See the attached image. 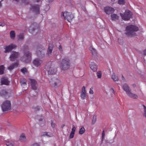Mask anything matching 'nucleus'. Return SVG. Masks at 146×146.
I'll list each match as a JSON object with an SVG mask.
<instances>
[{
  "mask_svg": "<svg viewBox=\"0 0 146 146\" xmlns=\"http://www.w3.org/2000/svg\"><path fill=\"white\" fill-rule=\"evenodd\" d=\"M20 140L23 141H25L26 140V138L24 134H22L20 138Z\"/></svg>",
  "mask_w": 146,
  "mask_h": 146,
  "instance_id": "30",
  "label": "nucleus"
},
{
  "mask_svg": "<svg viewBox=\"0 0 146 146\" xmlns=\"http://www.w3.org/2000/svg\"><path fill=\"white\" fill-rule=\"evenodd\" d=\"M125 3V0H118V3L120 5H123Z\"/></svg>",
  "mask_w": 146,
  "mask_h": 146,
  "instance_id": "33",
  "label": "nucleus"
},
{
  "mask_svg": "<svg viewBox=\"0 0 146 146\" xmlns=\"http://www.w3.org/2000/svg\"><path fill=\"white\" fill-rule=\"evenodd\" d=\"M112 1H114L115 0H111Z\"/></svg>",
  "mask_w": 146,
  "mask_h": 146,
  "instance_id": "54",
  "label": "nucleus"
},
{
  "mask_svg": "<svg viewBox=\"0 0 146 146\" xmlns=\"http://www.w3.org/2000/svg\"><path fill=\"white\" fill-rule=\"evenodd\" d=\"M90 50L92 54L93 55L95 56L97 54V52L96 50L92 47L90 48Z\"/></svg>",
  "mask_w": 146,
  "mask_h": 146,
  "instance_id": "27",
  "label": "nucleus"
},
{
  "mask_svg": "<svg viewBox=\"0 0 146 146\" xmlns=\"http://www.w3.org/2000/svg\"><path fill=\"white\" fill-rule=\"evenodd\" d=\"M138 29V28L134 25H129L126 27L125 34L128 36H135L136 35L135 32Z\"/></svg>",
  "mask_w": 146,
  "mask_h": 146,
  "instance_id": "1",
  "label": "nucleus"
},
{
  "mask_svg": "<svg viewBox=\"0 0 146 146\" xmlns=\"http://www.w3.org/2000/svg\"><path fill=\"white\" fill-rule=\"evenodd\" d=\"M1 85H8L9 82L8 81L7 78L6 77L2 78L1 80Z\"/></svg>",
  "mask_w": 146,
  "mask_h": 146,
  "instance_id": "19",
  "label": "nucleus"
},
{
  "mask_svg": "<svg viewBox=\"0 0 146 146\" xmlns=\"http://www.w3.org/2000/svg\"><path fill=\"white\" fill-rule=\"evenodd\" d=\"M76 129V127L74 125H73L72 131L69 136L70 138L72 139L74 137Z\"/></svg>",
  "mask_w": 146,
  "mask_h": 146,
  "instance_id": "21",
  "label": "nucleus"
},
{
  "mask_svg": "<svg viewBox=\"0 0 146 146\" xmlns=\"http://www.w3.org/2000/svg\"><path fill=\"white\" fill-rule=\"evenodd\" d=\"M50 9V7L49 5H47L46 8L45 9V11H48Z\"/></svg>",
  "mask_w": 146,
  "mask_h": 146,
  "instance_id": "43",
  "label": "nucleus"
},
{
  "mask_svg": "<svg viewBox=\"0 0 146 146\" xmlns=\"http://www.w3.org/2000/svg\"><path fill=\"white\" fill-rule=\"evenodd\" d=\"M10 34L11 38L12 39H14L15 36V31H11L10 33Z\"/></svg>",
  "mask_w": 146,
  "mask_h": 146,
  "instance_id": "28",
  "label": "nucleus"
},
{
  "mask_svg": "<svg viewBox=\"0 0 146 146\" xmlns=\"http://www.w3.org/2000/svg\"><path fill=\"white\" fill-rule=\"evenodd\" d=\"M111 19L112 21H116L119 18V16L115 14H111Z\"/></svg>",
  "mask_w": 146,
  "mask_h": 146,
  "instance_id": "23",
  "label": "nucleus"
},
{
  "mask_svg": "<svg viewBox=\"0 0 146 146\" xmlns=\"http://www.w3.org/2000/svg\"><path fill=\"white\" fill-rule=\"evenodd\" d=\"M30 80L32 88L35 90L36 88L37 82L34 79H30Z\"/></svg>",
  "mask_w": 146,
  "mask_h": 146,
  "instance_id": "17",
  "label": "nucleus"
},
{
  "mask_svg": "<svg viewBox=\"0 0 146 146\" xmlns=\"http://www.w3.org/2000/svg\"><path fill=\"white\" fill-rule=\"evenodd\" d=\"M51 126L52 127H54L55 126V124L53 123L52 121L51 123Z\"/></svg>",
  "mask_w": 146,
  "mask_h": 146,
  "instance_id": "46",
  "label": "nucleus"
},
{
  "mask_svg": "<svg viewBox=\"0 0 146 146\" xmlns=\"http://www.w3.org/2000/svg\"><path fill=\"white\" fill-rule=\"evenodd\" d=\"M24 61L26 63H29L31 60V54L29 52H26L25 54Z\"/></svg>",
  "mask_w": 146,
  "mask_h": 146,
  "instance_id": "9",
  "label": "nucleus"
},
{
  "mask_svg": "<svg viewBox=\"0 0 146 146\" xmlns=\"http://www.w3.org/2000/svg\"><path fill=\"white\" fill-rule=\"evenodd\" d=\"M49 134L50 133L49 132H44L42 133L41 135L43 136H50L49 135Z\"/></svg>",
  "mask_w": 146,
  "mask_h": 146,
  "instance_id": "35",
  "label": "nucleus"
},
{
  "mask_svg": "<svg viewBox=\"0 0 146 146\" xmlns=\"http://www.w3.org/2000/svg\"><path fill=\"white\" fill-rule=\"evenodd\" d=\"M143 115L144 117L146 118V107L145 106H143Z\"/></svg>",
  "mask_w": 146,
  "mask_h": 146,
  "instance_id": "34",
  "label": "nucleus"
},
{
  "mask_svg": "<svg viewBox=\"0 0 146 146\" xmlns=\"http://www.w3.org/2000/svg\"><path fill=\"white\" fill-rule=\"evenodd\" d=\"M91 69L94 71L96 72L98 69V66L96 64L93 62L91 63L90 64Z\"/></svg>",
  "mask_w": 146,
  "mask_h": 146,
  "instance_id": "18",
  "label": "nucleus"
},
{
  "mask_svg": "<svg viewBox=\"0 0 146 146\" xmlns=\"http://www.w3.org/2000/svg\"><path fill=\"white\" fill-rule=\"evenodd\" d=\"M58 48L59 50L61 52L62 51V47L61 45H59L58 47Z\"/></svg>",
  "mask_w": 146,
  "mask_h": 146,
  "instance_id": "45",
  "label": "nucleus"
},
{
  "mask_svg": "<svg viewBox=\"0 0 146 146\" xmlns=\"http://www.w3.org/2000/svg\"><path fill=\"white\" fill-rule=\"evenodd\" d=\"M39 5H34L31 6L30 10L36 14H38L39 13Z\"/></svg>",
  "mask_w": 146,
  "mask_h": 146,
  "instance_id": "11",
  "label": "nucleus"
},
{
  "mask_svg": "<svg viewBox=\"0 0 146 146\" xmlns=\"http://www.w3.org/2000/svg\"><path fill=\"white\" fill-rule=\"evenodd\" d=\"M11 103L10 101L6 100L1 105L3 111H5L9 110L11 107Z\"/></svg>",
  "mask_w": 146,
  "mask_h": 146,
  "instance_id": "7",
  "label": "nucleus"
},
{
  "mask_svg": "<svg viewBox=\"0 0 146 146\" xmlns=\"http://www.w3.org/2000/svg\"><path fill=\"white\" fill-rule=\"evenodd\" d=\"M5 25V24L3 22H0V26L1 27H3Z\"/></svg>",
  "mask_w": 146,
  "mask_h": 146,
  "instance_id": "44",
  "label": "nucleus"
},
{
  "mask_svg": "<svg viewBox=\"0 0 146 146\" xmlns=\"http://www.w3.org/2000/svg\"><path fill=\"white\" fill-rule=\"evenodd\" d=\"M21 71L23 73H25L26 72L27 69L25 68H23L21 70Z\"/></svg>",
  "mask_w": 146,
  "mask_h": 146,
  "instance_id": "41",
  "label": "nucleus"
},
{
  "mask_svg": "<svg viewBox=\"0 0 146 146\" xmlns=\"http://www.w3.org/2000/svg\"><path fill=\"white\" fill-rule=\"evenodd\" d=\"M53 48V46L51 44H49L47 50V54L48 56L51 55Z\"/></svg>",
  "mask_w": 146,
  "mask_h": 146,
  "instance_id": "20",
  "label": "nucleus"
},
{
  "mask_svg": "<svg viewBox=\"0 0 146 146\" xmlns=\"http://www.w3.org/2000/svg\"><path fill=\"white\" fill-rule=\"evenodd\" d=\"M8 92L5 90H2L0 91V95L1 96H3L7 95Z\"/></svg>",
  "mask_w": 146,
  "mask_h": 146,
  "instance_id": "24",
  "label": "nucleus"
},
{
  "mask_svg": "<svg viewBox=\"0 0 146 146\" xmlns=\"http://www.w3.org/2000/svg\"><path fill=\"white\" fill-rule=\"evenodd\" d=\"M36 54L37 56L40 58H42L44 55V49H39L36 52Z\"/></svg>",
  "mask_w": 146,
  "mask_h": 146,
  "instance_id": "14",
  "label": "nucleus"
},
{
  "mask_svg": "<svg viewBox=\"0 0 146 146\" xmlns=\"http://www.w3.org/2000/svg\"><path fill=\"white\" fill-rule=\"evenodd\" d=\"M110 92L112 93L113 94L114 93V90L112 88H111L110 89Z\"/></svg>",
  "mask_w": 146,
  "mask_h": 146,
  "instance_id": "48",
  "label": "nucleus"
},
{
  "mask_svg": "<svg viewBox=\"0 0 146 146\" xmlns=\"http://www.w3.org/2000/svg\"><path fill=\"white\" fill-rule=\"evenodd\" d=\"M122 87L123 90L125 92L126 94L129 97L134 99H136L138 98V96L137 94L132 92L128 84H125L123 85Z\"/></svg>",
  "mask_w": 146,
  "mask_h": 146,
  "instance_id": "3",
  "label": "nucleus"
},
{
  "mask_svg": "<svg viewBox=\"0 0 146 146\" xmlns=\"http://www.w3.org/2000/svg\"><path fill=\"white\" fill-rule=\"evenodd\" d=\"M46 0L47 2H48L49 3L52 2L54 1V0Z\"/></svg>",
  "mask_w": 146,
  "mask_h": 146,
  "instance_id": "49",
  "label": "nucleus"
},
{
  "mask_svg": "<svg viewBox=\"0 0 146 146\" xmlns=\"http://www.w3.org/2000/svg\"><path fill=\"white\" fill-rule=\"evenodd\" d=\"M61 16L62 17H63L65 19L69 22H70L74 17V15L72 13L68 12L67 11L62 12Z\"/></svg>",
  "mask_w": 146,
  "mask_h": 146,
  "instance_id": "5",
  "label": "nucleus"
},
{
  "mask_svg": "<svg viewBox=\"0 0 146 146\" xmlns=\"http://www.w3.org/2000/svg\"><path fill=\"white\" fill-rule=\"evenodd\" d=\"M6 144L7 146H13L14 142L11 140H8L7 141Z\"/></svg>",
  "mask_w": 146,
  "mask_h": 146,
  "instance_id": "25",
  "label": "nucleus"
},
{
  "mask_svg": "<svg viewBox=\"0 0 146 146\" xmlns=\"http://www.w3.org/2000/svg\"><path fill=\"white\" fill-rule=\"evenodd\" d=\"M20 82L22 85L26 84V80L24 78H21L20 79Z\"/></svg>",
  "mask_w": 146,
  "mask_h": 146,
  "instance_id": "29",
  "label": "nucleus"
},
{
  "mask_svg": "<svg viewBox=\"0 0 146 146\" xmlns=\"http://www.w3.org/2000/svg\"><path fill=\"white\" fill-rule=\"evenodd\" d=\"M18 37V39L19 40H22L23 38V35L22 34H21L19 35Z\"/></svg>",
  "mask_w": 146,
  "mask_h": 146,
  "instance_id": "38",
  "label": "nucleus"
},
{
  "mask_svg": "<svg viewBox=\"0 0 146 146\" xmlns=\"http://www.w3.org/2000/svg\"><path fill=\"white\" fill-rule=\"evenodd\" d=\"M85 130L84 127H82L80 129L79 131V133L80 134H82L85 131Z\"/></svg>",
  "mask_w": 146,
  "mask_h": 146,
  "instance_id": "32",
  "label": "nucleus"
},
{
  "mask_svg": "<svg viewBox=\"0 0 146 146\" xmlns=\"http://www.w3.org/2000/svg\"><path fill=\"white\" fill-rule=\"evenodd\" d=\"M42 62V60L38 59H34L33 62V64L36 67L40 66Z\"/></svg>",
  "mask_w": 146,
  "mask_h": 146,
  "instance_id": "16",
  "label": "nucleus"
},
{
  "mask_svg": "<svg viewBox=\"0 0 146 146\" xmlns=\"http://www.w3.org/2000/svg\"><path fill=\"white\" fill-rule=\"evenodd\" d=\"M5 67L3 65L0 66V74L1 75L3 74Z\"/></svg>",
  "mask_w": 146,
  "mask_h": 146,
  "instance_id": "31",
  "label": "nucleus"
},
{
  "mask_svg": "<svg viewBox=\"0 0 146 146\" xmlns=\"http://www.w3.org/2000/svg\"><path fill=\"white\" fill-rule=\"evenodd\" d=\"M122 19L125 21H128L131 17L132 13L128 10H126L124 14L120 13Z\"/></svg>",
  "mask_w": 146,
  "mask_h": 146,
  "instance_id": "6",
  "label": "nucleus"
},
{
  "mask_svg": "<svg viewBox=\"0 0 146 146\" xmlns=\"http://www.w3.org/2000/svg\"><path fill=\"white\" fill-rule=\"evenodd\" d=\"M46 68L49 74L52 75L55 74L57 72L56 68L54 66L51 64V62H49L46 66Z\"/></svg>",
  "mask_w": 146,
  "mask_h": 146,
  "instance_id": "4",
  "label": "nucleus"
},
{
  "mask_svg": "<svg viewBox=\"0 0 146 146\" xmlns=\"http://www.w3.org/2000/svg\"><path fill=\"white\" fill-rule=\"evenodd\" d=\"M104 11L106 14L109 15L111 13L113 12L114 9L111 7L107 6L104 7Z\"/></svg>",
  "mask_w": 146,
  "mask_h": 146,
  "instance_id": "15",
  "label": "nucleus"
},
{
  "mask_svg": "<svg viewBox=\"0 0 146 146\" xmlns=\"http://www.w3.org/2000/svg\"><path fill=\"white\" fill-rule=\"evenodd\" d=\"M86 87L83 86L81 92L80 93V97L82 100H84L86 98Z\"/></svg>",
  "mask_w": 146,
  "mask_h": 146,
  "instance_id": "13",
  "label": "nucleus"
},
{
  "mask_svg": "<svg viewBox=\"0 0 146 146\" xmlns=\"http://www.w3.org/2000/svg\"><path fill=\"white\" fill-rule=\"evenodd\" d=\"M2 6V3H1V1L0 2V7H1Z\"/></svg>",
  "mask_w": 146,
  "mask_h": 146,
  "instance_id": "53",
  "label": "nucleus"
},
{
  "mask_svg": "<svg viewBox=\"0 0 146 146\" xmlns=\"http://www.w3.org/2000/svg\"><path fill=\"white\" fill-rule=\"evenodd\" d=\"M111 78L114 81H117L119 80L118 77L115 74H113L111 75Z\"/></svg>",
  "mask_w": 146,
  "mask_h": 146,
  "instance_id": "26",
  "label": "nucleus"
},
{
  "mask_svg": "<svg viewBox=\"0 0 146 146\" xmlns=\"http://www.w3.org/2000/svg\"><path fill=\"white\" fill-rule=\"evenodd\" d=\"M16 46L14 44H11L8 46H5L4 48L5 53L9 52L13 49L16 48Z\"/></svg>",
  "mask_w": 146,
  "mask_h": 146,
  "instance_id": "10",
  "label": "nucleus"
},
{
  "mask_svg": "<svg viewBox=\"0 0 146 146\" xmlns=\"http://www.w3.org/2000/svg\"><path fill=\"white\" fill-rule=\"evenodd\" d=\"M142 54L144 56L146 55V49L143 51Z\"/></svg>",
  "mask_w": 146,
  "mask_h": 146,
  "instance_id": "47",
  "label": "nucleus"
},
{
  "mask_svg": "<svg viewBox=\"0 0 146 146\" xmlns=\"http://www.w3.org/2000/svg\"><path fill=\"white\" fill-rule=\"evenodd\" d=\"M13 1H14L17 2H18L19 1V0H13Z\"/></svg>",
  "mask_w": 146,
  "mask_h": 146,
  "instance_id": "52",
  "label": "nucleus"
},
{
  "mask_svg": "<svg viewBox=\"0 0 146 146\" xmlns=\"http://www.w3.org/2000/svg\"><path fill=\"white\" fill-rule=\"evenodd\" d=\"M92 88H90L89 92V93L90 94H94V92Z\"/></svg>",
  "mask_w": 146,
  "mask_h": 146,
  "instance_id": "42",
  "label": "nucleus"
},
{
  "mask_svg": "<svg viewBox=\"0 0 146 146\" xmlns=\"http://www.w3.org/2000/svg\"><path fill=\"white\" fill-rule=\"evenodd\" d=\"M70 60L68 58H64L62 59L60 61L59 67L61 70L65 71L70 68Z\"/></svg>",
  "mask_w": 146,
  "mask_h": 146,
  "instance_id": "2",
  "label": "nucleus"
},
{
  "mask_svg": "<svg viewBox=\"0 0 146 146\" xmlns=\"http://www.w3.org/2000/svg\"><path fill=\"white\" fill-rule=\"evenodd\" d=\"M105 132L103 130L102 131V141L105 138Z\"/></svg>",
  "mask_w": 146,
  "mask_h": 146,
  "instance_id": "40",
  "label": "nucleus"
},
{
  "mask_svg": "<svg viewBox=\"0 0 146 146\" xmlns=\"http://www.w3.org/2000/svg\"><path fill=\"white\" fill-rule=\"evenodd\" d=\"M19 56V54L18 52H12L9 56L10 60L13 61Z\"/></svg>",
  "mask_w": 146,
  "mask_h": 146,
  "instance_id": "12",
  "label": "nucleus"
},
{
  "mask_svg": "<svg viewBox=\"0 0 146 146\" xmlns=\"http://www.w3.org/2000/svg\"><path fill=\"white\" fill-rule=\"evenodd\" d=\"M118 43L120 45H122L123 44V40L121 39H119L118 40Z\"/></svg>",
  "mask_w": 146,
  "mask_h": 146,
  "instance_id": "39",
  "label": "nucleus"
},
{
  "mask_svg": "<svg viewBox=\"0 0 146 146\" xmlns=\"http://www.w3.org/2000/svg\"><path fill=\"white\" fill-rule=\"evenodd\" d=\"M32 146H39V145L37 143H35Z\"/></svg>",
  "mask_w": 146,
  "mask_h": 146,
  "instance_id": "50",
  "label": "nucleus"
},
{
  "mask_svg": "<svg viewBox=\"0 0 146 146\" xmlns=\"http://www.w3.org/2000/svg\"><path fill=\"white\" fill-rule=\"evenodd\" d=\"M96 121V116L94 115L92 119V123L93 124H94Z\"/></svg>",
  "mask_w": 146,
  "mask_h": 146,
  "instance_id": "37",
  "label": "nucleus"
},
{
  "mask_svg": "<svg viewBox=\"0 0 146 146\" xmlns=\"http://www.w3.org/2000/svg\"><path fill=\"white\" fill-rule=\"evenodd\" d=\"M102 73L101 71H98L97 73V76L99 78H101Z\"/></svg>",
  "mask_w": 146,
  "mask_h": 146,
  "instance_id": "36",
  "label": "nucleus"
},
{
  "mask_svg": "<svg viewBox=\"0 0 146 146\" xmlns=\"http://www.w3.org/2000/svg\"><path fill=\"white\" fill-rule=\"evenodd\" d=\"M50 84L52 87L56 88L61 84L60 80L58 78H53L50 81Z\"/></svg>",
  "mask_w": 146,
  "mask_h": 146,
  "instance_id": "8",
  "label": "nucleus"
},
{
  "mask_svg": "<svg viewBox=\"0 0 146 146\" xmlns=\"http://www.w3.org/2000/svg\"><path fill=\"white\" fill-rule=\"evenodd\" d=\"M18 65V64L17 63L12 64L7 67V69L9 70H11L13 69L15 67H17Z\"/></svg>",
  "mask_w": 146,
  "mask_h": 146,
  "instance_id": "22",
  "label": "nucleus"
},
{
  "mask_svg": "<svg viewBox=\"0 0 146 146\" xmlns=\"http://www.w3.org/2000/svg\"><path fill=\"white\" fill-rule=\"evenodd\" d=\"M43 117H42V118L41 119H39V120L40 121H42V119H43Z\"/></svg>",
  "mask_w": 146,
  "mask_h": 146,
  "instance_id": "51",
  "label": "nucleus"
}]
</instances>
